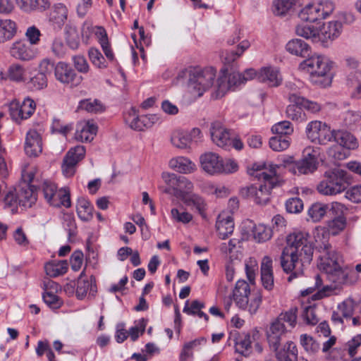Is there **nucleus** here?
Here are the masks:
<instances>
[{
	"label": "nucleus",
	"mask_w": 361,
	"mask_h": 361,
	"mask_svg": "<svg viewBox=\"0 0 361 361\" xmlns=\"http://www.w3.org/2000/svg\"><path fill=\"white\" fill-rule=\"evenodd\" d=\"M345 225V218L340 215L328 222V231L325 228H317L314 233L316 242L323 244L318 267L326 275V279L335 285L334 288L355 284L358 280L353 269L345 264L342 256L331 250V245L328 243L329 235H338Z\"/></svg>",
	"instance_id": "obj_1"
},
{
	"label": "nucleus",
	"mask_w": 361,
	"mask_h": 361,
	"mask_svg": "<svg viewBox=\"0 0 361 361\" xmlns=\"http://www.w3.org/2000/svg\"><path fill=\"white\" fill-rule=\"evenodd\" d=\"M307 233L297 231L286 238V246L281 255V266L286 273L291 272L288 278L290 282L302 274L303 267L312 259L313 247Z\"/></svg>",
	"instance_id": "obj_2"
},
{
	"label": "nucleus",
	"mask_w": 361,
	"mask_h": 361,
	"mask_svg": "<svg viewBox=\"0 0 361 361\" xmlns=\"http://www.w3.org/2000/svg\"><path fill=\"white\" fill-rule=\"evenodd\" d=\"M277 165L257 162L253 164L249 170V174L258 180H264V183L259 188L251 185L242 188L239 195L244 201L255 203H267L271 201L270 190L281 185L282 180L276 175Z\"/></svg>",
	"instance_id": "obj_3"
},
{
	"label": "nucleus",
	"mask_w": 361,
	"mask_h": 361,
	"mask_svg": "<svg viewBox=\"0 0 361 361\" xmlns=\"http://www.w3.org/2000/svg\"><path fill=\"white\" fill-rule=\"evenodd\" d=\"M161 178L165 184L159 187L161 192L173 196L184 203H200L202 202L201 197L193 192L194 185L186 177L163 172Z\"/></svg>",
	"instance_id": "obj_4"
},
{
	"label": "nucleus",
	"mask_w": 361,
	"mask_h": 361,
	"mask_svg": "<svg viewBox=\"0 0 361 361\" xmlns=\"http://www.w3.org/2000/svg\"><path fill=\"white\" fill-rule=\"evenodd\" d=\"M300 64V68L311 74L312 80L323 86L329 85L331 78L328 75L334 63L326 56L314 54Z\"/></svg>",
	"instance_id": "obj_5"
},
{
	"label": "nucleus",
	"mask_w": 361,
	"mask_h": 361,
	"mask_svg": "<svg viewBox=\"0 0 361 361\" xmlns=\"http://www.w3.org/2000/svg\"><path fill=\"white\" fill-rule=\"evenodd\" d=\"M232 296L239 309L247 311L252 315L257 312L262 300L260 293H251L250 285L245 280L236 282Z\"/></svg>",
	"instance_id": "obj_6"
},
{
	"label": "nucleus",
	"mask_w": 361,
	"mask_h": 361,
	"mask_svg": "<svg viewBox=\"0 0 361 361\" xmlns=\"http://www.w3.org/2000/svg\"><path fill=\"white\" fill-rule=\"evenodd\" d=\"M347 185V172L334 169L325 172L324 179L317 185V190L324 195H335L344 191Z\"/></svg>",
	"instance_id": "obj_7"
},
{
	"label": "nucleus",
	"mask_w": 361,
	"mask_h": 361,
	"mask_svg": "<svg viewBox=\"0 0 361 361\" xmlns=\"http://www.w3.org/2000/svg\"><path fill=\"white\" fill-rule=\"evenodd\" d=\"M201 167L207 173H231L238 171V166L233 159L223 160L214 152H205L200 157Z\"/></svg>",
	"instance_id": "obj_8"
},
{
	"label": "nucleus",
	"mask_w": 361,
	"mask_h": 361,
	"mask_svg": "<svg viewBox=\"0 0 361 361\" xmlns=\"http://www.w3.org/2000/svg\"><path fill=\"white\" fill-rule=\"evenodd\" d=\"M215 76L216 70L212 67L195 68L190 74L189 87L198 97H201L212 86Z\"/></svg>",
	"instance_id": "obj_9"
},
{
	"label": "nucleus",
	"mask_w": 361,
	"mask_h": 361,
	"mask_svg": "<svg viewBox=\"0 0 361 361\" xmlns=\"http://www.w3.org/2000/svg\"><path fill=\"white\" fill-rule=\"evenodd\" d=\"M336 130H331L326 123L319 121L309 123L306 127L307 137L313 142L327 145L334 141Z\"/></svg>",
	"instance_id": "obj_10"
},
{
	"label": "nucleus",
	"mask_w": 361,
	"mask_h": 361,
	"mask_svg": "<svg viewBox=\"0 0 361 361\" xmlns=\"http://www.w3.org/2000/svg\"><path fill=\"white\" fill-rule=\"evenodd\" d=\"M334 141L338 143L339 146L329 148L328 154L329 156L338 160L345 158V154L343 152L342 147L348 149H355L358 147V141L356 137L347 131L336 130Z\"/></svg>",
	"instance_id": "obj_11"
},
{
	"label": "nucleus",
	"mask_w": 361,
	"mask_h": 361,
	"mask_svg": "<svg viewBox=\"0 0 361 361\" xmlns=\"http://www.w3.org/2000/svg\"><path fill=\"white\" fill-rule=\"evenodd\" d=\"M319 152L317 149L306 147L303 151L302 159L296 161L293 171L294 173L307 174L313 173L317 168Z\"/></svg>",
	"instance_id": "obj_12"
},
{
	"label": "nucleus",
	"mask_w": 361,
	"mask_h": 361,
	"mask_svg": "<svg viewBox=\"0 0 361 361\" xmlns=\"http://www.w3.org/2000/svg\"><path fill=\"white\" fill-rule=\"evenodd\" d=\"M244 83L242 74L238 72L228 73L224 71L219 77L216 83V97H223L226 92L233 87Z\"/></svg>",
	"instance_id": "obj_13"
},
{
	"label": "nucleus",
	"mask_w": 361,
	"mask_h": 361,
	"mask_svg": "<svg viewBox=\"0 0 361 361\" xmlns=\"http://www.w3.org/2000/svg\"><path fill=\"white\" fill-rule=\"evenodd\" d=\"M85 154V149L82 145H78L69 149L62 164V171L66 177L74 175L77 164L84 158Z\"/></svg>",
	"instance_id": "obj_14"
},
{
	"label": "nucleus",
	"mask_w": 361,
	"mask_h": 361,
	"mask_svg": "<svg viewBox=\"0 0 361 361\" xmlns=\"http://www.w3.org/2000/svg\"><path fill=\"white\" fill-rule=\"evenodd\" d=\"M41 193L47 202L59 201V203H71V193L68 188L57 190L56 185L49 181H44Z\"/></svg>",
	"instance_id": "obj_15"
},
{
	"label": "nucleus",
	"mask_w": 361,
	"mask_h": 361,
	"mask_svg": "<svg viewBox=\"0 0 361 361\" xmlns=\"http://www.w3.org/2000/svg\"><path fill=\"white\" fill-rule=\"evenodd\" d=\"M54 75L60 82L73 85H78L82 80V76L78 75L70 65L62 61L56 64Z\"/></svg>",
	"instance_id": "obj_16"
},
{
	"label": "nucleus",
	"mask_w": 361,
	"mask_h": 361,
	"mask_svg": "<svg viewBox=\"0 0 361 361\" xmlns=\"http://www.w3.org/2000/svg\"><path fill=\"white\" fill-rule=\"evenodd\" d=\"M209 130L212 140L215 145L226 149L231 147L232 136L231 132L220 122L212 123Z\"/></svg>",
	"instance_id": "obj_17"
},
{
	"label": "nucleus",
	"mask_w": 361,
	"mask_h": 361,
	"mask_svg": "<svg viewBox=\"0 0 361 361\" xmlns=\"http://www.w3.org/2000/svg\"><path fill=\"white\" fill-rule=\"evenodd\" d=\"M37 200L35 192L30 187L11 189L4 197L5 203H35Z\"/></svg>",
	"instance_id": "obj_18"
},
{
	"label": "nucleus",
	"mask_w": 361,
	"mask_h": 361,
	"mask_svg": "<svg viewBox=\"0 0 361 361\" xmlns=\"http://www.w3.org/2000/svg\"><path fill=\"white\" fill-rule=\"evenodd\" d=\"M231 342L233 341L235 351L244 356L249 355L252 352V341L250 334L248 333H239L234 331L230 334L228 338Z\"/></svg>",
	"instance_id": "obj_19"
},
{
	"label": "nucleus",
	"mask_w": 361,
	"mask_h": 361,
	"mask_svg": "<svg viewBox=\"0 0 361 361\" xmlns=\"http://www.w3.org/2000/svg\"><path fill=\"white\" fill-rule=\"evenodd\" d=\"M342 24L338 21H331L324 23L318 30L317 42L320 41L324 46L332 42L341 35Z\"/></svg>",
	"instance_id": "obj_20"
},
{
	"label": "nucleus",
	"mask_w": 361,
	"mask_h": 361,
	"mask_svg": "<svg viewBox=\"0 0 361 361\" xmlns=\"http://www.w3.org/2000/svg\"><path fill=\"white\" fill-rule=\"evenodd\" d=\"M286 331L283 323L274 319L267 330V338L270 348L274 351H277L281 344L282 336Z\"/></svg>",
	"instance_id": "obj_21"
},
{
	"label": "nucleus",
	"mask_w": 361,
	"mask_h": 361,
	"mask_svg": "<svg viewBox=\"0 0 361 361\" xmlns=\"http://www.w3.org/2000/svg\"><path fill=\"white\" fill-rule=\"evenodd\" d=\"M10 53L14 58L22 61H30L37 56V50L25 41H17L12 44Z\"/></svg>",
	"instance_id": "obj_22"
},
{
	"label": "nucleus",
	"mask_w": 361,
	"mask_h": 361,
	"mask_svg": "<svg viewBox=\"0 0 361 361\" xmlns=\"http://www.w3.org/2000/svg\"><path fill=\"white\" fill-rule=\"evenodd\" d=\"M84 271L80 274L77 281L76 296L82 300L89 291V296L94 297L97 291L94 279L91 276L90 279H84Z\"/></svg>",
	"instance_id": "obj_23"
},
{
	"label": "nucleus",
	"mask_w": 361,
	"mask_h": 361,
	"mask_svg": "<svg viewBox=\"0 0 361 361\" xmlns=\"http://www.w3.org/2000/svg\"><path fill=\"white\" fill-rule=\"evenodd\" d=\"M216 228L220 238L223 240L227 238L234 230L233 217L228 212H222L217 217Z\"/></svg>",
	"instance_id": "obj_24"
},
{
	"label": "nucleus",
	"mask_w": 361,
	"mask_h": 361,
	"mask_svg": "<svg viewBox=\"0 0 361 361\" xmlns=\"http://www.w3.org/2000/svg\"><path fill=\"white\" fill-rule=\"evenodd\" d=\"M42 150V140L39 134L35 130H30L27 133L25 151L30 157H36Z\"/></svg>",
	"instance_id": "obj_25"
},
{
	"label": "nucleus",
	"mask_w": 361,
	"mask_h": 361,
	"mask_svg": "<svg viewBox=\"0 0 361 361\" xmlns=\"http://www.w3.org/2000/svg\"><path fill=\"white\" fill-rule=\"evenodd\" d=\"M261 280L265 289L268 290H272L274 287L272 259L269 256H264L262 260Z\"/></svg>",
	"instance_id": "obj_26"
},
{
	"label": "nucleus",
	"mask_w": 361,
	"mask_h": 361,
	"mask_svg": "<svg viewBox=\"0 0 361 361\" xmlns=\"http://www.w3.org/2000/svg\"><path fill=\"white\" fill-rule=\"evenodd\" d=\"M257 78L259 81L272 87H277L282 82V77L279 70L271 67L262 68L257 75Z\"/></svg>",
	"instance_id": "obj_27"
},
{
	"label": "nucleus",
	"mask_w": 361,
	"mask_h": 361,
	"mask_svg": "<svg viewBox=\"0 0 361 361\" xmlns=\"http://www.w3.org/2000/svg\"><path fill=\"white\" fill-rule=\"evenodd\" d=\"M97 131V126L90 121L80 123L77 127L75 138L82 142H90L94 139Z\"/></svg>",
	"instance_id": "obj_28"
},
{
	"label": "nucleus",
	"mask_w": 361,
	"mask_h": 361,
	"mask_svg": "<svg viewBox=\"0 0 361 361\" xmlns=\"http://www.w3.org/2000/svg\"><path fill=\"white\" fill-rule=\"evenodd\" d=\"M169 165L171 169L182 173H190L195 169V164L185 157L172 158Z\"/></svg>",
	"instance_id": "obj_29"
},
{
	"label": "nucleus",
	"mask_w": 361,
	"mask_h": 361,
	"mask_svg": "<svg viewBox=\"0 0 361 361\" xmlns=\"http://www.w3.org/2000/svg\"><path fill=\"white\" fill-rule=\"evenodd\" d=\"M286 49L290 54L301 57H307L310 54L309 44L300 39L290 40L286 44Z\"/></svg>",
	"instance_id": "obj_30"
},
{
	"label": "nucleus",
	"mask_w": 361,
	"mask_h": 361,
	"mask_svg": "<svg viewBox=\"0 0 361 361\" xmlns=\"http://www.w3.org/2000/svg\"><path fill=\"white\" fill-rule=\"evenodd\" d=\"M68 18V8L61 4L58 3L54 5L50 13L49 20L61 27L64 24Z\"/></svg>",
	"instance_id": "obj_31"
},
{
	"label": "nucleus",
	"mask_w": 361,
	"mask_h": 361,
	"mask_svg": "<svg viewBox=\"0 0 361 361\" xmlns=\"http://www.w3.org/2000/svg\"><path fill=\"white\" fill-rule=\"evenodd\" d=\"M276 352L279 361H298V348L292 341L287 342L282 349Z\"/></svg>",
	"instance_id": "obj_32"
},
{
	"label": "nucleus",
	"mask_w": 361,
	"mask_h": 361,
	"mask_svg": "<svg viewBox=\"0 0 361 361\" xmlns=\"http://www.w3.org/2000/svg\"><path fill=\"white\" fill-rule=\"evenodd\" d=\"M16 32L17 25L14 21L10 19H0V42L11 39Z\"/></svg>",
	"instance_id": "obj_33"
},
{
	"label": "nucleus",
	"mask_w": 361,
	"mask_h": 361,
	"mask_svg": "<svg viewBox=\"0 0 361 361\" xmlns=\"http://www.w3.org/2000/svg\"><path fill=\"white\" fill-rule=\"evenodd\" d=\"M206 338L204 337H200L193 341L185 343L180 354V361H187L188 359L193 357L192 350L197 348L200 345H203L206 343Z\"/></svg>",
	"instance_id": "obj_34"
},
{
	"label": "nucleus",
	"mask_w": 361,
	"mask_h": 361,
	"mask_svg": "<svg viewBox=\"0 0 361 361\" xmlns=\"http://www.w3.org/2000/svg\"><path fill=\"white\" fill-rule=\"evenodd\" d=\"M319 7L320 5L318 4H309L300 11L299 16L304 21L315 22L322 18Z\"/></svg>",
	"instance_id": "obj_35"
},
{
	"label": "nucleus",
	"mask_w": 361,
	"mask_h": 361,
	"mask_svg": "<svg viewBox=\"0 0 361 361\" xmlns=\"http://www.w3.org/2000/svg\"><path fill=\"white\" fill-rule=\"evenodd\" d=\"M204 307V303L197 300H192L190 304L187 300L183 312L189 315H197L200 318L203 317L207 322L209 320L208 315L202 311V309Z\"/></svg>",
	"instance_id": "obj_36"
},
{
	"label": "nucleus",
	"mask_w": 361,
	"mask_h": 361,
	"mask_svg": "<svg viewBox=\"0 0 361 361\" xmlns=\"http://www.w3.org/2000/svg\"><path fill=\"white\" fill-rule=\"evenodd\" d=\"M44 269L48 276L55 278L66 273L68 264L66 261L51 262L45 264Z\"/></svg>",
	"instance_id": "obj_37"
},
{
	"label": "nucleus",
	"mask_w": 361,
	"mask_h": 361,
	"mask_svg": "<svg viewBox=\"0 0 361 361\" xmlns=\"http://www.w3.org/2000/svg\"><path fill=\"white\" fill-rule=\"evenodd\" d=\"M295 32L298 36L317 42L318 30L308 22L298 25L295 28Z\"/></svg>",
	"instance_id": "obj_38"
},
{
	"label": "nucleus",
	"mask_w": 361,
	"mask_h": 361,
	"mask_svg": "<svg viewBox=\"0 0 361 361\" xmlns=\"http://www.w3.org/2000/svg\"><path fill=\"white\" fill-rule=\"evenodd\" d=\"M252 235L256 242L264 243L271 238L273 230L264 224H258L253 228Z\"/></svg>",
	"instance_id": "obj_39"
},
{
	"label": "nucleus",
	"mask_w": 361,
	"mask_h": 361,
	"mask_svg": "<svg viewBox=\"0 0 361 361\" xmlns=\"http://www.w3.org/2000/svg\"><path fill=\"white\" fill-rule=\"evenodd\" d=\"M286 111V116L295 121L302 122L306 120V116L300 104L290 102Z\"/></svg>",
	"instance_id": "obj_40"
},
{
	"label": "nucleus",
	"mask_w": 361,
	"mask_h": 361,
	"mask_svg": "<svg viewBox=\"0 0 361 361\" xmlns=\"http://www.w3.org/2000/svg\"><path fill=\"white\" fill-rule=\"evenodd\" d=\"M290 102L300 104L302 108L307 109L311 113H317L321 110V105L315 102L310 101L298 94L293 93L289 95Z\"/></svg>",
	"instance_id": "obj_41"
},
{
	"label": "nucleus",
	"mask_w": 361,
	"mask_h": 361,
	"mask_svg": "<svg viewBox=\"0 0 361 361\" xmlns=\"http://www.w3.org/2000/svg\"><path fill=\"white\" fill-rule=\"evenodd\" d=\"M97 32L96 35L99 38V44L102 48V50L106 56V57L111 61L114 60V54L111 49L107 34L106 30L102 27H97Z\"/></svg>",
	"instance_id": "obj_42"
},
{
	"label": "nucleus",
	"mask_w": 361,
	"mask_h": 361,
	"mask_svg": "<svg viewBox=\"0 0 361 361\" xmlns=\"http://www.w3.org/2000/svg\"><path fill=\"white\" fill-rule=\"evenodd\" d=\"M124 120L130 128L139 131L144 130L142 116H139L135 109L131 108L124 114Z\"/></svg>",
	"instance_id": "obj_43"
},
{
	"label": "nucleus",
	"mask_w": 361,
	"mask_h": 361,
	"mask_svg": "<svg viewBox=\"0 0 361 361\" xmlns=\"http://www.w3.org/2000/svg\"><path fill=\"white\" fill-rule=\"evenodd\" d=\"M250 46V44L248 41L243 40L239 44L236 51H226L222 55L224 63H227V64H230V63H233L238 57H240L243 54V52L247 49L249 48Z\"/></svg>",
	"instance_id": "obj_44"
},
{
	"label": "nucleus",
	"mask_w": 361,
	"mask_h": 361,
	"mask_svg": "<svg viewBox=\"0 0 361 361\" xmlns=\"http://www.w3.org/2000/svg\"><path fill=\"white\" fill-rule=\"evenodd\" d=\"M190 139L188 131L176 130L171 135V142L176 148L186 149L190 145Z\"/></svg>",
	"instance_id": "obj_45"
},
{
	"label": "nucleus",
	"mask_w": 361,
	"mask_h": 361,
	"mask_svg": "<svg viewBox=\"0 0 361 361\" xmlns=\"http://www.w3.org/2000/svg\"><path fill=\"white\" fill-rule=\"evenodd\" d=\"M78 109L89 113H100L104 110L103 104L97 99H84L79 103Z\"/></svg>",
	"instance_id": "obj_46"
},
{
	"label": "nucleus",
	"mask_w": 361,
	"mask_h": 361,
	"mask_svg": "<svg viewBox=\"0 0 361 361\" xmlns=\"http://www.w3.org/2000/svg\"><path fill=\"white\" fill-rule=\"evenodd\" d=\"M297 0H276L274 3V13L276 16H283L288 13L295 5Z\"/></svg>",
	"instance_id": "obj_47"
},
{
	"label": "nucleus",
	"mask_w": 361,
	"mask_h": 361,
	"mask_svg": "<svg viewBox=\"0 0 361 361\" xmlns=\"http://www.w3.org/2000/svg\"><path fill=\"white\" fill-rule=\"evenodd\" d=\"M66 39L68 45L73 49L78 47L80 44V36L77 27L72 25H67L66 27Z\"/></svg>",
	"instance_id": "obj_48"
},
{
	"label": "nucleus",
	"mask_w": 361,
	"mask_h": 361,
	"mask_svg": "<svg viewBox=\"0 0 361 361\" xmlns=\"http://www.w3.org/2000/svg\"><path fill=\"white\" fill-rule=\"evenodd\" d=\"M300 344L304 348L305 351L310 354H314L319 351L320 347L318 342H317L312 336L307 334L300 336Z\"/></svg>",
	"instance_id": "obj_49"
},
{
	"label": "nucleus",
	"mask_w": 361,
	"mask_h": 361,
	"mask_svg": "<svg viewBox=\"0 0 361 361\" xmlns=\"http://www.w3.org/2000/svg\"><path fill=\"white\" fill-rule=\"evenodd\" d=\"M329 209L327 204H312L308 209V216L312 221H319L327 213Z\"/></svg>",
	"instance_id": "obj_50"
},
{
	"label": "nucleus",
	"mask_w": 361,
	"mask_h": 361,
	"mask_svg": "<svg viewBox=\"0 0 361 361\" xmlns=\"http://www.w3.org/2000/svg\"><path fill=\"white\" fill-rule=\"evenodd\" d=\"M297 312L296 307H291L289 310L281 312L276 319L281 323L286 322L290 327L293 328L297 322Z\"/></svg>",
	"instance_id": "obj_51"
},
{
	"label": "nucleus",
	"mask_w": 361,
	"mask_h": 361,
	"mask_svg": "<svg viewBox=\"0 0 361 361\" xmlns=\"http://www.w3.org/2000/svg\"><path fill=\"white\" fill-rule=\"evenodd\" d=\"M88 55L90 60L94 66L100 69L106 68L108 66V63L102 54V53L99 51V49L96 48H91L88 51Z\"/></svg>",
	"instance_id": "obj_52"
},
{
	"label": "nucleus",
	"mask_w": 361,
	"mask_h": 361,
	"mask_svg": "<svg viewBox=\"0 0 361 361\" xmlns=\"http://www.w3.org/2000/svg\"><path fill=\"white\" fill-rule=\"evenodd\" d=\"M290 145V139L288 137L282 135H276L269 140V146L274 151H283L286 149Z\"/></svg>",
	"instance_id": "obj_53"
},
{
	"label": "nucleus",
	"mask_w": 361,
	"mask_h": 361,
	"mask_svg": "<svg viewBox=\"0 0 361 361\" xmlns=\"http://www.w3.org/2000/svg\"><path fill=\"white\" fill-rule=\"evenodd\" d=\"M271 131L277 135L288 137L293 133V127L289 121H283L274 125Z\"/></svg>",
	"instance_id": "obj_54"
},
{
	"label": "nucleus",
	"mask_w": 361,
	"mask_h": 361,
	"mask_svg": "<svg viewBox=\"0 0 361 361\" xmlns=\"http://www.w3.org/2000/svg\"><path fill=\"white\" fill-rule=\"evenodd\" d=\"M357 305L353 300H346L340 304L338 307L343 317L351 318L354 314V311Z\"/></svg>",
	"instance_id": "obj_55"
},
{
	"label": "nucleus",
	"mask_w": 361,
	"mask_h": 361,
	"mask_svg": "<svg viewBox=\"0 0 361 361\" xmlns=\"http://www.w3.org/2000/svg\"><path fill=\"white\" fill-rule=\"evenodd\" d=\"M76 210L82 221H88L93 217L94 209L92 204H77Z\"/></svg>",
	"instance_id": "obj_56"
},
{
	"label": "nucleus",
	"mask_w": 361,
	"mask_h": 361,
	"mask_svg": "<svg viewBox=\"0 0 361 361\" xmlns=\"http://www.w3.org/2000/svg\"><path fill=\"white\" fill-rule=\"evenodd\" d=\"M24 69L21 66L13 64L9 67L8 75L11 80L21 82L24 80Z\"/></svg>",
	"instance_id": "obj_57"
},
{
	"label": "nucleus",
	"mask_w": 361,
	"mask_h": 361,
	"mask_svg": "<svg viewBox=\"0 0 361 361\" xmlns=\"http://www.w3.org/2000/svg\"><path fill=\"white\" fill-rule=\"evenodd\" d=\"M20 106L21 108V114H23V116L24 120L30 118L35 110V102L30 98H26L23 100L22 104H20Z\"/></svg>",
	"instance_id": "obj_58"
},
{
	"label": "nucleus",
	"mask_w": 361,
	"mask_h": 361,
	"mask_svg": "<svg viewBox=\"0 0 361 361\" xmlns=\"http://www.w3.org/2000/svg\"><path fill=\"white\" fill-rule=\"evenodd\" d=\"M51 50L55 56L59 58L63 57L66 50L63 39L59 37L54 38L51 44Z\"/></svg>",
	"instance_id": "obj_59"
},
{
	"label": "nucleus",
	"mask_w": 361,
	"mask_h": 361,
	"mask_svg": "<svg viewBox=\"0 0 361 361\" xmlns=\"http://www.w3.org/2000/svg\"><path fill=\"white\" fill-rule=\"evenodd\" d=\"M302 317L307 324L315 325L319 322L315 313V309L312 306H306L304 307Z\"/></svg>",
	"instance_id": "obj_60"
},
{
	"label": "nucleus",
	"mask_w": 361,
	"mask_h": 361,
	"mask_svg": "<svg viewBox=\"0 0 361 361\" xmlns=\"http://www.w3.org/2000/svg\"><path fill=\"white\" fill-rule=\"evenodd\" d=\"M8 111L11 118L17 123H20L23 118V115L21 114V108L20 103L17 101H13L9 104Z\"/></svg>",
	"instance_id": "obj_61"
},
{
	"label": "nucleus",
	"mask_w": 361,
	"mask_h": 361,
	"mask_svg": "<svg viewBox=\"0 0 361 361\" xmlns=\"http://www.w3.org/2000/svg\"><path fill=\"white\" fill-rule=\"evenodd\" d=\"M29 83L31 87L35 90H42L47 85V77L38 72L30 78Z\"/></svg>",
	"instance_id": "obj_62"
},
{
	"label": "nucleus",
	"mask_w": 361,
	"mask_h": 361,
	"mask_svg": "<svg viewBox=\"0 0 361 361\" xmlns=\"http://www.w3.org/2000/svg\"><path fill=\"white\" fill-rule=\"evenodd\" d=\"M344 121L345 125L353 128L361 122V112L360 111H348L346 112Z\"/></svg>",
	"instance_id": "obj_63"
},
{
	"label": "nucleus",
	"mask_w": 361,
	"mask_h": 361,
	"mask_svg": "<svg viewBox=\"0 0 361 361\" xmlns=\"http://www.w3.org/2000/svg\"><path fill=\"white\" fill-rule=\"evenodd\" d=\"M345 197L354 203H360L361 185H357L349 188L345 192Z\"/></svg>",
	"instance_id": "obj_64"
}]
</instances>
